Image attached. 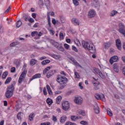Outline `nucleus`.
<instances>
[{"mask_svg":"<svg viewBox=\"0 0 125 125\" xmlns=\"http://www.w3.org/2000/svg\"><path fill=\"white\" fill-rule=\"evenodd\" d=\"M57 82L59 83L58 88L60 90H61V89H63L66 86L68 83V79L65 77L58 75L57 78Z\"/></svg>","mask_w":125,"mask_h":125,"instance_id":"nucleus-1","label":"nucleus"},{"mask_svg":"<svg viewBox=\"0 0 125 125\" xmlns=\"http://www.w3.org/2000/svg\"><path fill=\"white\" fill-rule=\"evenodd\" d=\"M82 45L85 49H88L90 53H95V47H93V44H89L85 41H82Z\"/></svg>","mask_w":125,"mask_h":125,"instance_id":"nucleus-2","label":"nucleus"},{"mask_svg":"<svg viewBox=\"0 0 125 125\" xmlns=\"http://www.w3.org/2000/svg\"><path fill=\"white\" fill-rule=\"evenodd\" d=\"M13 91H14V85L12 84L7 88V91L5 93L6 98H10L13 95Z\"/></svg>","mask_w":125,"mask_h":125,"instance_id":"nucleus-3","label":"nucleus"},{"mask_svg":"<svg viewBox=\"0 0 125 125\" xmlns=\"http://www.w3.org/2000/svg\"><path fill=\"white\" fill-rule=\"evenodd\" d=\"M62 106L64 111H68L70 109V104L68 102L63 101L62 104Z\"/></svg>","mask_w":125,"mask_h":125,"instance_id":"nucleus-4","label":"nucleus"},{"mask_svg":"<svg viewBox=\"0 0 125 125\" xmlns=\"http://www.w3.org/2000/svg\"><path fill=\"white\" fill-rule=\"evenodd\" d=\"M95 97L96 99H98V100H102L104 102H105V101H106L105 95H104L103 94L100 95L98 93H96L95 95Z\"/></svg>","mask_w":125,"mask_h":125,"instance_id":"nucleus-5","label":"nucleus"},{"mask_svg":"<svg viewBox=\"0 0 125 125\" xmlns=\"http://www.w3.org/2000/svg\"><path fill=\"white\" fill-rule=\"evenodd\" d=\"M27 75V70H24L21 73L19 79V83H21L23 81V79L25 78Z\"/></svg>","mask_w":125,"mask_h":125,"instance_id":"nucleus-6","label":"nucleus"},{"mask_svg":"<svg viewBox=\"0 0 125 125\" xmlns=\"http://www.w3.org/2000/svg\"><path fill=\"white\" fill-rule=\"evenodd\" d=\"M96 15V12L94 10H90L88 12V18H93V17H95Z\"/></svg>","mask_w":125,"mask_h":125,"instance_id":"nucleus-7","label":"nucleus"},{"mask_svg":"<svg viewBox=\"0 0 125 125\" xmlns=\"http://www.w3.org/2000/svg\"><path fill=\"white\" fill-rule=\"evenodd\" d=\"M69 59V60H71V61H72L73 63H74L75 66H78V67H80V68H81V69H83V66H82V65H81L80 63L77 62V61H76V60L74 59V58L70 57Z\"/></svg>","mask_w":125,"mask_h":125,"instance_id":"nucleus-8","label":"nucleus"},{"mask_svg":"<svg viewBox=\"0 0 125 125\" xmlns=\"http://www.w3.org/2000/svg\"><path fill=\"white\" fill-rule=\"evenodd\" d=\"M94 72L96 73V74H97V75H99L102 79H105V75H103V74L100 71V70L97 68H95Z\"/></svg>","mask_w":125,"mask_h":125,"instance_id":"nucleus-9","label":"nucleus"},{"mask_svg":"<svg viewBox=\"0 0 125 125\" xmlns=\"http://www.w3.org/2000/svg\"><path fill=\"white\" fill-rule=\"evenodd\" d=\"M93 108L95 114H98L100 113V108H99V106H98V104H95L93 105Z\"/></svg>","mask_w":125,"mask_h":125,"instance_id":"nucleus-10","label":"nucleus"},{"mask_svg":"<svg viewBox=\"0 0 125 125\" xmlns=\"http://www.w3.org/2000/svg\"><path fill=\"white\" fill-rule=\"evenodd\" d=\"M116 44L118 49H119V50H122V42L120 39H117L116 40Z\"/></svg>","mask_w":125,"mask_h":125,"instance_id":"nucleus-11","label":"nucleus"},{"mask_svg":"<svg viewBox=\"0 0 125 125\" xmlns=\"http://www.w3.org/2000/svg\"><path fill=\"white\" fill-rule=\"evenodd\" d=\"M119 60V58L117 56H114L112 57L109 60V62L111 65L113 64L114 62H117Z\"/></svg>","mask_w":125,"mask_h":125,"instance_id":"nucleus-12","label":"nucleus"},{"mask_svg":"<svg viewBox=\"0 0 125 125\" xmlns=\"http://www.w3.org/2000/svg\"><path fill=\"white\" fill-rule=\"evenodd\" d=\"M74 102L75 103H76V104L81 105V104L83 103V98H82L81 97H75Z\"/></svg>","mask_w":125,"mask_h":125,"instance_id":"nucleus-13","label":"nucleus"},{"mask_svg":"<svg viewBox=\"0 0 125 125\" xmlns=\"http://www.w3.org/2000/svg\"><path fill=\"white\" fill-rule=\"evenodd\" d=\"M42 33L41 32H39V34L38 33V31H34L31 32V36L32 37H35V36L37 35L38 36V37L37 38L38 39H40V37H42Z\"/></svg>","mask_w":125,"mask_h":125,"instance_id":"nucleus-14","label":"nucleus"},{"mask_svg":"<svg viewBox=\"0 0 125 125\" xmlns=\"http://www.w3.org/2000/svg\"><path fill=\"white\" fill-rule=\"evenodd\" d=\"M113 69L115 73H119V63H114Z\"/></svg>","mask_w":125,"mask_h":125,"instance_id":"nucleus-15","label":"nucleus"},{"mask_svg":"<svg viewBox=\"0 0 125 125\" xmlns=\"http://www.w3.org/2000/svg\"><path fill=\"white\" fill-rule=\"evenodd\" d=\"M41 75L40 73H37L35 75H34L32 78L30 79L29 82H32V81H33V80H35V79H39L40 78H41Z\"/></svg>","mask_w":125,"mask_h":125,"instance_id":"nucleus-16","label":"nucleus"},{"mask_svg":"<svg viewBox=\"0 0 125 125\" xmlns=\"http://www.w3.org/2000/svg\"><path fill=\"white\" fill-rule=\"evenodd\" d=\"M100 84V83L99 82L93 83V84L94 85V89H95V90H97V89H99Z\"/></svg>","mask_w":125,"mask_h":125,"instance_id":"nucleus-17","label":"nucleus"},{"mask_svg":"<svg viewBox=\"0 0 125 125\" xmlns=\"http://www.w3.org/2000/svg\"><path fill=\"white\" fill-rule=\"evenodd\" d=\"M66 121H67V116H66V115H63L60 118V123H61V124L65 123Z\"/></svg>","mask_w":125,"mask_h":125,"instance_id":"nucleus-18","label":"nucleus"},{"mask_svg":"<svg viewBox=\"0 0 125 125\" xmlns=\"http://www.w3.org/2000/svg\"><path fill=\"white\" fill-rule=\"evenodd\" d=\"M71 21L73 24H74V25H78V26L80 25V22H79V20H78V19L76 18L72 19Z\"/></svg>","mask_w":125,"mask_h":125,"instance_id":"nucleus-19","label":"nucleus"},{"mask_svg":"<svg viewBox=\"0 0 125 125\" xmlns=\"http://www.w3.org/2000/svg\"><path fill=\"white\" fill-rule=\"evenodd\" d=\"M42 64L44 66V65H46V64H48L49 63H50V61L49 60H45L41 62Z\"/></svg>","mask_w":125,"mask_h":125,"instance_id":"nucleus-20","label":"nucleus"},{"mask_svg":"<svg viewBox=\"0 0 125 125\" xmlns=\"http://www.w3.org/2000/svg\"><path fill=\"white\" fill-rule=\"evenodd\" d=\"M53 70H51L47 73L46 77L48 78H49L53 75Z\"/></svg>","mask_w":125,"mask_h":125,"instance_id":"nucleus-21","label":"nucleus"},{"mask_svg":"<svg viewBox=\"0 0 125 125\" xmlns=\"http://www.w3.org/2000/svg\"><path fill=\"white\" fill-rule=\"evenodd\" d=\"M20 44V42H19L17 41V42H12L10 44V46L13 47V46H15V45H18V44Z\"/></svg>","mask_w":125,"mask_h":125,"instance_id":"nucleus-22","label":"nucleus"},{"mask_svg":"<svg viewBox=\"0 0 125 125\" xmlns=\"http://www.w3.org/2000/svg\"><path fill=\"white\" fill-rule=\"evenodd\" d=\"M51 68V67H50V66H47V67H46L43 71V75H45V74H46L47 72H48V71H49V69Z\"/></svg>","mask_w":125,"mask_h":125,"instance_id":"nucleus-23","label":"nucleus"},{"mask_svg":"<svg viewBox=\"0 0 125 125\" xmlns=\"http://www.w3.org/2000/svg\"><path fill=\"white\" fill-rule=\"evenodd\" d=\"M52 57H53V58H54L55 59H61V56L58 55H52Z\"/></svg>","mask_w":125,"mask_h":125,"instance_id":"nucleus-24","label":"nucleus"},{"mask_svg":"<svg viewBox=\"0 0 125 125\" xmlns=\"http://www.w3.org/2000/svg\"><path fill=\"white\" fill-rule=\"evenodd\" d=\"M35 114L34 113H31L29 116V120L30 121H34V117H35Z\"/></svg>","mask_w":125,"mask_h":125,"instance_id":"nucleus-25","label":"nucleus"},{"mask_svg":"<svg viewBox=\"0 0 125 125\" xmlns=\"http://www.w3.org/2000/svg\"><path fill=\"white\" fill-rule=\"evenodd\" d=\"M62 100V97L61 96H59L56 99V102L57 104L60 103V101Z\"/></svg>","mask_w":125,"mask_h":125,"instance_id":"nucleus-26","label":"nucleus"},{"mask_svg":"<svg viewBox=\"0 0 125 125\" xmlns=\"http://www.w3.org/2000/svg\"><path fill=\"white\" fill-rule=\"evenodd\" d=\"M16 27L17 28H19L22 25V21H18L16 23Z\"/></svg>","mask_w":125,"mask_h":125,"instance_id":"nucleus-27","label":"nucleus"},{"mask_svg":"<svg viewBox=\"0 0 125 125\" xmlns=\"http://www.w3.org/2000/svg\"><path fill=\"white\" fill-rule=\"evenodd\" d=\"M46 103L48 105H51V104H52L53 103V102L51 99H50L49 98H48L46 100Z\"/></svg>","mask_w":125,"mask_h":125,"instance_id":"nucleus-28","label":"nucleus"},{"mask_svg":"<svg viewBox=\"0 0 125 125\" xmlns=\"http://www.w3.org/2000/svg\"><path fill=\"white\" fill-rule=\"evenodd\" d=\"M36 62H37V60L35 59H32L30 61V65H31V66H34V65L36 64Z\"/></svg>","mask_w":125,"mask_h":125,"instance_id":"nucleus-29","label":"nucleus"},{"mask_svg":"<svg viewBox=\"0 0 125 125\" xmlns=\"http://www.w3.org/2000/svg\"><path fill=\"white\" fill-rule=\"evenodd\" d=\"M57 48L60 50V51H62V52H63L64 51V48H63L62 47V46L61 45H58L57 47Z\"/></svg>","mask_w":125,"mask_h":125,"instance_id":"nucleus-30","label":"nucleus"},{"mask_svg":"<svg viewBox=\"0 0 125 125\" xmlns=\"http://www.w3.org/2000/svg\"><path fill=\"white\" fill-rule=\"evenodd\" d=\"M7 75H8V72H4L2 75V79H6V77H7Z\"/></svg>","mask_w":125,"mask_h":125,"instance_id":"nucleus-31","label":"nucleus"},{"mask_svg":"<svg viewBox=\"0 0 125 125\" xmlns=\"http://www.w3.org/2000/svg\"><path fill=\"white\" fill-rule=\"evenodd\" d=\"M107 113L108 116H109L110 117H113V113H112V111H111V109H107Z\"/></svg>","mask_w":125,"mask_h":125,"instance_id":"nucleus-32","label":"nucleus"},{"mask_svg":"<svg viewBox=\"0 0 125 125\" xmlns=\"http://www.w3.org/2000/svg\"><path fill=\"white\" fill-rule=\"evenodd\" d=\"M11 80L12 79L11 77L7 78L5 82V84H7V83H8L10 82H11Z\"/></svg>","mask_w":125,"mask_h":125,"instance_id":"nucleus-33","label":"nucleus"},{"mask_svg":"<svg viewBox=\"0 0 125 125\" xmlns=\"http://www.w3.org/2000/svg\"><path fill=\"white\" fill-rule=\"evenodd\" d=\"M65 125H77V124L68 121L65 123Z\"/></svg>","mask_w":125,"mask_h":125,"instance_id":"nucleus-34","label":"nucleus"},{"mask_svg":"<svg viewBox=\"0 0 125 125\" xmlns=\"http://www.w3.org/2000/svg\"><path fill=\"white\" fill-rule=\"evenodd\" d=\"M81 125H88V122L87 121H82L80 122Z\"/></svg>","mask_w":125,"mask_h":125,"instance_id":"nucleus-35","label":"nucleus"},{"mask_svg":"<svg viewBox=\"0 0 125 125\" xmlns=\"http://www.w3.org/2000/svg\"><path fill=\"white\" fill-rule=\"evenodd\" d=\"M38 4L39 6H43V1H42V0H39L38 1Z\"/></svg>","mask_w":125,"mask_h":125,"instance_id":"nucleus-36","label":"nucleus"},{"mask_svg":"<svg viewBox=\"0 0 125 125\" xmlns=\"http://www.w3.org/2000/svg\"><path fill=\"white\" fill-rule=\"evenodd\" d=\"M74 74L76 79H80L81 78L80 74H79V73H78L77 72H75Z\"/></svg>","mask_w":125,"mask_h":125,"instance_id":"nucleus-37","label":"nucleus"},{"mask_svg":"<svg viewBox=\"0 0 125 125\" xmlns=\"http://www.w3.org/2000/svg\"><path fill=\"white\" fill-rule=\"evenodd\" d=\"M44 0V3L46 6H48L49 5L50 2L49 1V0Z\"/></svg>","mask_w":125,"mask_h":125,"instance_id":"nucleus-38","label":"nucleus"},{"mask_svg":"<svg viewBox=\"0 0 125 125\" xmlns=\"http://www.w3.org/2000/svg\"><path fill=\"white\" fill-rule=\"evenodd\" d=\"M118 13V12L117 11H112L111 12V16H114V15H116Z\"/></svg>","mask_w":125,"mask_h":125,"instance_id":"nucleus-39","label":"nucleus"},{"mask_svg":"<svg viewBox=\"0 0 125 125\" xmlns=\"http://www.w3.org/2000/svg\"><path fill=\"white\" fill-rule=\"evenodd\" d=\"M23 19L25 20V21H29V19L28 18V16H27L25 14H23Z\"/></svg>","mask_w":125,"mask_h":125,"instance_id":"nucleus-40","label":"nucleus"},{"mask_svg":"<svg viewBox=\"0 0 125 125\" xmlns=\"http://www.w3.org/2000/svg\"><path fill=\"white\" fill-rule=\"evenodd\" d=\"M18 120H21V112H19L17 116Z\"/></svg>","mask_w":125,"mask_h":125,"instance_id":"nucleus-41","label":"nucleus"},{"mask_svg":"<svg viewBox=\"0 0 125 125\" xmlns=\"http://www.w3.org/2000/svg\"><path fill=\"white\" fill-rule=\"evenodd\" d=\"M79 0H73V2L75 5H79Z\"/></svg>","mask_w":125,"mask_h":125,"instance_id":"nucleus-42","label":"nucleus"},{"mask_svg":"<svg viewBox=\"0 0 125 125\" xmlns=\"http://www.w3.org/2000/svg\"><path fill=\"white\" fill-rule=\"evenodd\" d=\"M110 46H111L110 43H107L105 44V45H104L105 48H106V49H108L109 47H110Z\"/></svg>","mask_w":125,"mask_h":125,"instance_id":"nucleus-43","label":"nucleus"},{"mask_svg":"<svg viewBox=\"0 0 125 125\" xmlns=\"http://www.w3.org/2000/svg\"><path fill=\"white\" fill-rule=\"evenodd\" d=\"M59 36L60 40H63L64 39V35H63V33L62 32H61L60 33Z\"/></svg>","mask_w":125,"mask_h":125,"instance_id":"nucleus-44","label":"nucleus"},{"mask_svg":"<svg viewBox=\"0 0 125 125\" xmlns=\"http://www.w3.org/2000/svg\"><path fill=\"white\" fill-rule=\"evenodd\" d=\"M52 120L55 123H56L57 122V118H56V117L55 116L53 115L52 117Z\"/></svg>","mask_w":125,"mask_h":125,"instance_id":"nucleus-45","label":"nucleus"},{"mask_svg":"<svg viewBox=\"0 0 125 125\" xmlns=\"http://www.w3.org/2000/svg\"><path fill=\"white\" fill-rule=\"evenodd\" d=\"M58 22V21L55 20L54 19H53L52 20V23H53V25H56V23Z\"/></svg>","mask_w":125,"mask_h":125,"instance_id":"nucleus-46","label":"nucleus"},{"mask_svg":"<svg viewBox=\"0 0 125 125\" xmlns=\"http://www.w3.org/2000/svg\"><path fill=\"white\" fill-rule=\"evenodd\" d=\"M64 47L65 49H69V48L70 47V46L68 44L65 43L64 44Z\"/></svg>","mask_w":125,"mask_h":125,"instance_id":"nucleus-47","label":"nucleus"},{"mask_svg":"<svg viewBox=\"0 0 125 125\" xmlns=\"http://www.w3.org/2000/svg\"><path fill=\"white\" fill-rule=\"evenodd\" d=\"M41 125H50V122H44L41 124Z\"/></svg>","mask_w":125,"mask_h":125,"instance_id":"nucleus-48","label":"nucleus"},{"mask_svg":"<svg viewBox=\"0 0 125 125\" xmlns=\"http://www.w3.org/2000/svg\"><path fill=\"white\" fill-rule=\"evenodd\" d=\"M43 92L44 95H46V94H47V92H46V88H45V87L43 88Z\"/></svg>","mask_w":125,"mask_h":125,"instance_id":"nucleus-49","label":"nucleus"},{"mask_svg":"<svg viewBox=\"0 0 125 125\" xmlns=\"http://www.w3.org/2000/svg\"><path fill=\"white\" fill-rule=\"evenodd\" d=\"M72 50H74L76 52H78V49H77V47L74 45L72 46Z\"/></svg>","mask_w":125,"mask_h":125,"instance_id":"nucleus-50","label":"nucleus"},{"mask_svg":"<svg viewBox=\"0 0 125 125\" xmlns=\"http://www.w3.org/2000/svg\"><path fill=\"white\" fill-rule=\"evenodd\" d=\"M79 114H80V115H82L83 116H84V114H85L84 111L80 110Z\"/></svg>","mask_w":125,"mask_h":125,"instance_id":"nucleus-51","label":"nucleus"},{"mask_svg":"<svg viewBox=\"0 0 125 125\" xmlns=\"http://www.w3.org/2000/svg\"><path fill=\"white\" fill-rule=\"evenodd\" d=\"M71 121H73L74 122H75V121H76V116H71Z\"/></svg>","mask_w":125,"mask_h":125,"instance_id":"nucleus-52","label":"nucleus"},{"mask_svg":"<svg viewBox=\"0 0 125 125\" xmlns=\"http://www.w3.org/2000/svg\"><path fill=\"white\" fill-rule=\"evenodd\" d=\"M28 21H29L30 23H34V22H35V20H34L33 18H30L28 19Z\"/></svg>","mask_w":125,"mask_h":125,"instance_id":"nucleus-53","label":"nucleus"},{"mask_svg":"<svg viewBox=\"0 0 125 125\" xmlns=\"http://www.w3.org/2000/svg\"><path fill=\"white\" fill-rule=\"evenodd\" d=\"M82 84H83V83H79V86L81 89H83V86H82Z\"/></svg>","mask_w":125,"mask_h":125,"instance_id":"nucleus-54","label":"nucleus"},{"mask_svg":"<svg viewBox=\"0 0 125 125\" xmlns=\"http://www.w3.org/2000/svg\"><path fill=\"white\" fill-rule=\"evenodd\" d=\"M15 70H16L15 67H12L11 70V73H14V72H15Z\"/></svg>","mask_w":125,"mask_h":125,"instance_id":"nucleus-55","label":"nucleus"},{"mask_svg":"<svg viewBox=\"0 0 125 125\" xmlns=\"http://www.w3.org/2000/svg\"><path fill=\"white\" fill-rule=\"evenodd\" d=\"M32 17H33V18H36V17H37V14H36V13H33L32 14Z\"/></svg>","mask_w":125,"mask_h":125,"instance_id":"nucleus-56","label":"nucleus"},{"mask_svg":"<svg viewBox=\"0 0 125 125\" xmlns=\"http://www.w3.org/2000/svg\"><path fill=\"white\" fill-rule=\"evenodd\" d=\"M58 43L56 42H54L53 43V45H54V46H55V47H57V46H58Z\"/></svg>","mask_w":125,"mask_h":125,"instance_id":"nucleus-57","label":"nucleus"},{"mask_svg":"<svg viewBox=\"0 0 125 125\" xmlns=\"http://www.w3.org/2000/svg\"><path fill=\"white\" fill-rule=\"evenodd\" d=\"M11 9L10 6H9L7 9L5 11V13H7V12H8Z\"/></svg>","mask_w":125,"mask_h":125,"instance_id":"nucleus-58","label":"nucleus"},{"mask_svg":"<svg viewBox=\"0 0 125 125\" xmlns=\"http://www.w3.org/2000/svg\"><path fill=\"white\" fill-rule=\"evenodd\" d=\"M39 26V23H36L33 25V28H38Z\"/></svg>","mask_w":125,"mask_h":125,"instance_id":"nucleus-59","label":"nucleus"},{"mask_svg":"<svg viewBox=\"0 0 125 125\" xmlns=\"http://www.w3.org/2000/svg\"><path fill=\"white\" fill-rule=\"evenodd\" d=\"M49 32L50 33V34H52V36H53V35H54V31L52 30H50Z\"/></svg>","mask_w":125,"mask_h":125,"instance_id":"nucleus-60","label":"nucleus"},{"mask_svg":"<svg viewBox=\"0 0 125 125\" xmlns=\"http://www.w3.org/2000/svg\"><path fill=\"white\" fill-rule=\"evenodd\" d=\"M66 42L70 43V42H71V40L70 39H66Z\"/></svg>","mask_w":125,"mask_h":125,"instance_id":"nucleus-61","label":"nucleus"},{"mask_svg":"<svg viewBox=\"0 0 125 125\" xmlns=\"http://www.w3.org/2000/svg\"><path fill=\"white\" fill-rule=\"evenodd\" d=\"M48 94L50 95L52 94V91H51V89L48 90Z\"/></svg>","mask_w":125,"mask_h":125,"instance_id":"nucleus-62","label":"nucleus"},{"mask_svg":"<svg viewBox=\"0 0 125 125\" xmlns=\"http://www.w3.org/2000/svg\"><path fill=\"white\" fill-rule=\"evenodd\" d=\"M4 124V121L2 120L0 122V125H3Z\"/></svg>","mask_w":125,"mask_h":125,"instance_id":"nucleus-63","label":"nucleus"},{"mask_svg":"<svg viewBox=\"0 0 125 125\" xmlns=\"http://www.w3.org/2000/svg\"><path fill=\"white\" fill-rule=\"evenodd\" d=\"M122 60H123V62L125 63V56H123L122 57Z\"/></svg>","mask_w":125,"mask_h":125,"instance_id":"nucleus-64","label":"nucleus"}]
</instances>
